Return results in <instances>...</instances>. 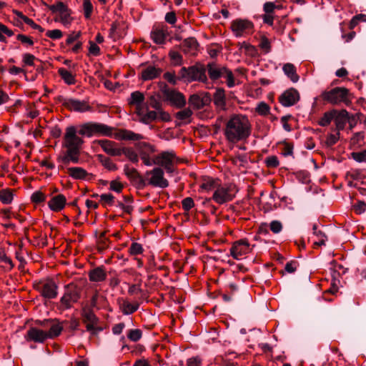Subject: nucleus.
Returning a JSON list of instances; mask_svg holds the SVG:
<instances>
[{"mask_svg": "<svg viewBox=\"0 0 366 366\" xmlns=\"http://www.w3.org/2000/svg\"><path fill=\"white\" fill-rule=\"evenodd\" d=\"M360 114H355L350 115L348 113V120H347V123L349 124V129L352 130L357 125V122L360 119Z\"/></svg>", "mask_w": 366, "mask_h": 366, "instance_id": "obj_56", "label": "nucleus"}, {"mask_svg": "<svg viewBox=\"0 0 366 366\" xmlns=\"http://www.w3.org/2000/svg\"><path fill=\"white\" fill-rule=\"evenodd\" d=\"M79 297V293L76 287H67L60 302L66 309H69L73 303L78 301Z\"/></svg>", "mask_w": 366, "mask_h": 366, "instance_id": "obj_16", "label": "nucleus"}, {"mask_svg": "<svg viewBox=\"0 0 366 366\" xmlns=\"http://www.w3.org/2000/svg\"><path fill=\"white\" fill-rule=\"evenodd\" d=\"M365 134L363 132H360L355 133L350 139V142L353 145H361L364 140Z\"/></svg>", "mask_w": 366, "mask_h": 366, "instance_id": "obj_59", "label": "nucleus"}, {"mask_svg": "<svg viewBox=\"0 0 366 366\" xmlns=\"http://www.w3.org/2000/svg\"><path fill=\"white\" fill-rule=\"evenodd\" d=\"M26 341L43 343L48 339L46 331H44L37 327H30L24 336Z\"/></svg>", "mask_w": 366, "mask_h": 366, "instance_id": "obj_18", "label": "nucleus"}, {"mask_svg": "<svg viewBox=\"0 0 366 366\" xmlns=\"http://www.w3.org/2000/svg\"><path fill=\"white\" fill-rule=\"evenodd\" d=\"M299 99V92L294 88L285 91L279 97L280 104L286 107L295 104Z\"/></svg>", "mask_w": 366, "mask_h": 366, "instance_id": "obj_15", "label": "nucleus"}, {"mask_svg": "<svg viewBox=\"0 0 366 366\" xmlns=\"http://www.w3.org/2000/svg\"><path fill=\"white\" fill-rule=\"evenodd\" d=\"M218 187V184L217 183V181L212 178V177H207L204 179V182L201 185V188L204 190L210 191L212 189H214Z\"/></svg>", "mask_w": 366, "mask_h": 366, "instance_id": "obj_39", "label": "nucleus"}, {"mask_svg": "<svg viewBox=\"0 0 366 366\" xmlns=\"http://www.w3.org/2000/svg\"><path fill=\"white\" fill-rule=\"evenodd\" d=\"M67 170L69 177L74 179H85L88 175V172L82 167H69Z\"/></svg>", "mask_w": 366, "mask_h": 366, "instance_id": "obj_28", "label": "nucleus"}, {"mask_svg": "<svg viewBox=\"0 0 366 366\" xmlns=\"http://www.w3.org/2000/svg\"><path fill=\"white\" fill-rule=\"evenodd\" d=\"M46 36H48L49 38H50L53 40H56V39H59L62 37L63 33L59 29H53V30L47 31L46 32Z\"/></svg>", "mask_w": 366, "mask_h": 366, "instance_id": "obj_60", "label": "nucleus"}, {"mask_svg": "<svg viewBox=\"0 0 366 366\" xmlns=\"http://www.w3.org/2000/svg\"><path fill=\"white\" fill-rule=\"evenodd\" d=\"M122 149V154H124L131 162L136 163L139 161L138 155L134 150L131 148Z\"/></svg>", "mask_w": 366, "mask_h": 366, "instance_id": "obj_48", "label": "nucleus"}, {"mask_svg": "<svg viewBox=\"0 0 366 366\" xmlns=\"http://www.w3.org/2000/svg\"><path fill=\"white\" fill-rule=\"evenodd\" d=\"M136 147L139 152V155L141 153L152 154L154 152V147L144 142L137 143Z\"/></svg>", "mask_w": 366, "mask_h": 366, "instance_id": "obj_36", "label": "nucleus"}, {"mask_svg": "<svg viewBox=\"0 0 366 366\" xmlns=\"http://www.w3.org/2000/svg\"><path fill=\"white\" fill-rule=\"evenodd\" d=\"M340 139V132L337 131L335 134H330L326 139V144L331 147L337 143Z\"/></svg>", "mask_w": 366, "mask_h": 366, "instance_id": "obj_62", "label": "nucleus"}, {"mask_svg": "<svg viewBox=\"0 0 366 366\" xmlns=\"http://www.w3.org/2000/svg\"><path fill=\"white\" fill-rule=\"evenodd\" d=\"M236 192L237 190L235 187L233 185H218L212 195V199L216 203L222 204L225 202L232 200L235 196Z\"/></svg>", "mask_w": 366, "mask_h": 366, "instance_id": "obj_9", "label": "nucleus"}, {"mask_svg": "<svg viewBox=\"0 0 366 366\" xmlns=\"http://www.w3.org/2000/svg\"><path fill=\"white\" fill-rule=\"evenodd\" d=\"M256 112L260 115H267L269 112V107L265 102H262L257 106Z\"/></svg>", "mask_w": 366, "mask_h": 366, "instance_id": "obj_58", "label": "nucleus"}, {"mask_svg": "<svg viewBox=\"0 0 366 366\" xmlns=\"http://www.w3.org/2000/svg\"><path fill=\"white\" fill-rule=\"evenodd\" d=\"M89 278L91 282H103L107 278V272L104 267H98L89 271Z\"/></svg>", "mask_w": 366, "mask_h": 366, "instance_id": "obj_23", "label": "nucleus"}, {"mask_svg": "<svg viewBox=\"0 0 366 366\" xmlns=\"http://www.w3.org/2000/svg\"><path fill=\"white\" fill-rule=\"evenodd\" d=\"M269 229L273 233L278 234L282 229V224L280 221L273 220L269 224Z\"/></svg>", "mask_w": 366, "mask_h": 366, "instance_id": "obj_63", "label": "nucleus"}, {"mask_svg": "<svg viewBox=\"0 0 366 366\" xmlns=\"http://www.w3.org/2000/svg\"><path fill=\"white\" fill-rule=\"evenodd\" d=\"M252 125L247 116L234 114L227 121L224 129L226 139L231 143L246 140L251 134Z\"/></svg>", "mask_w": 366, "mask_h": 366, "instance_id": "obj_2", "label": "nucleus"}, {"mask_svg": "<svg viewBox=\"0 0 366 366\" xmlns=\"http://www.w3.org/2000/svg\"><path fill=\"white\" fill-rule=\"evenodd\" d=\"M0 262L5 264L4 267L6 270H11L14 267L12 260L6 255L4 249L2 248H0Z\"/></svg>", "mask_w": 366, "mask_h": 366, "instance_id": "obj_33", "label": "nucleus"}, {"mask_svg": "<svg viewBox=\"0 0 366 366\" xmlns=\"http://www.w3.org/2000/svg\"><path fill=\"white\" fill-rule=\"evenodd\" d=\"M313 234L317 237V240L315 241V244L322 246L325 245L327 241V237L324 232L317 229V225L314 224L312 226Z\"/></svg>", "mask_w": 366, "mask_h": 366, "instance_id": "obj_31", "label": "nucleus"}, {"mask_svg": "<svg viewBox=\"0 0 366 366\" xmlns=\"http://www.w3.org/2000/svg\"><path fill=\"white\" fill-rule=\"evenodd\" d=\"M83 318L84 321L86 322H98V318L90 310H84Z\"/></svg>", "mask_w": 366, "mask_h": 366, "instance_id": "obj_52", "label": "nucleus"}, {"mask_svg": "<svg viewBox=\"0 0 366 366\" xmlns=\"http://www.w3.org/2000/svg\"><path fill=\"white\" fill-rule=\"evenodd\" d=\"M117 139H122V140H132V141H138L144 139V136L134 133L132 131L127 130V129H122L119 131L117 137Z\"/></svg>", "mask_w": 366, "mask_h": 366, "instance_id": "obj_27", "label": "nucleus"}, {"mask_svg": "<svg viewBox=\"0 0 366 366\" xmlns=\"http://www.w3.org/2000/svg\"><path fill=\"white\" fill-rule=\"evenodd\" d=\"M354 210L357 214H363L366 211V203L363 201H358L354 206Z\"/></svg>", "mask_w": 366, "mask_h": 366, "instance_id": "obj_64", "label": "nucleus"}, {"mask_svg": "<svg viewBox=\"0 0 366 366\" xmlns=\"http://www.w3.org/2000/svg\"><path fill=\"white\" fill-rule=\"evenodd\" d=\"M241 49H243L245 54H247L249 56L253 57L257 54V49L254 46H252L249 44H247L246 42L242 43V44L241 46Z\"/></svg>", "mask_w": 366, "mask_h": 366, "instance_id": "obj_46", "label": "nucleus"}, {"mask_svg": "<svg viewBox=\"0 0 366 366\" xmlns=\"http://www.w3.org/2000/svg\"><path fill=\"white\" fill-rule=\"evenodd\" d=\"M97 143L103 151L110 156L118 157L122 154V147L115 142L108 139H100L98 140Z\"/></svg>", "mask_w": 366, "mask_h": 366, "instance_id": "obj_13", "label": "nucleus"}, {"mask_svg": "<svg viewBox=\"0 0 366 366\" xmlns=\"http://www.w3.org/2000/svg\"><path fill=\"white\" fill-rule=\"evenodd\" d=\"M336 113L335 111L326 112L323 117L320 119L319 124L322 127H326L330 124L334 118V114Z\"/></svg>", "mask_w": 366, "mask_h": 366, "instance_id": "obj_47", "label": "nucleus"}, {"mask_svg": "<svg viewBox=\"0 0 366 366\" xmlns=\"http://www.w3.org/2000/svg\"><path fill=\"white\" fill-rule=\"evenodd\" d=\"M66 199L63 194H58L53 197L49 202L48 206L53 212H59L62 210L66 204Z\"/></svg>", "mask_w": 366, "mask_h": 366, "instance_id": "obj_21", "label": "nucleus"}, {"mask_svg": "<svg viewBox=\"0 0 366 366\" xmlns=\"http://www.w3.org/2000/svg\"><path fill=\"white\" fill-rule=\"evenodd\" d=\"M334 122L337 131L344 129L347 120H348V112L345 109L341 110L336 116L334 115Z\"/></svg>", "mask_w": 366, "mask_h": 366, "instance_id": "obj_26", "label": "nucleus"}, {"mask_svg": "<svg viewBox=\"0 0 366 366\" xmlns=\"http://www.w3.org/2000/svg\"><path fill=\"white\" fill-rule=\"evenodd\" d=\"M164 95L167 101L177 107H182L186 104V100L182 94L174 89H165Z\"/></svg>", "mask_w": 366, "mask_h": 366, "instance_id": "obj_17", "label": "nucleus"}, {"mask_svg": "<svg viewBox=\"0 0 366 366\" xmlns=\"http://www.w3.org/2000/svg\"><path fill=\"white\" fill-rule=\"evenodd\" d=\"M321 96L324 101L333 105L342 103L348 106L351 104L350 91L345 87L333 88L330 91L322 92Z\"/></svg>", "mask_w": 366, "mask_h": 366, "instance_id": "obj_3", "label": "nucleus"}, {"mask_svg": "<svg viewBox=\"0 0 366 366\" xmlns=\"http://www.w3.org/2000/svg\"><path fill=\"white\" fill-rule=\"evenodd\" d=\"M113 128L102 123L86 122L80 126L78 131L79 134L87 137L92 136L112 137Z\"/></svg>", "mask_w": 366, "mask_h": 366, "instance_id": "obj_4", "label": "nucleus"}, {"mask_svg": "<svg viewBox=\"0 0 366 366\" xmlns=\"http://www.w3.org/2000/svg\"><path fill=\"white\" fill-rule=\"evenodd\" d=\"M162 72V69L154 65H148L142 70L141 78L144 81L152 80L159 76Z\"/></svg>", "mask_w": 366, "mask_h": 366, "instance_id": "obj_19", "label": "nucleus"}, {"mask_svg": "<svg viewBox=\"0 0 366 366\" xmlns=\"http://www.w3.org/2000/svg\"><path fill=\"white\" fill-rule=\"evenodd\" d=\"M147 184L154 187L164 189L169 186L168 180L164 177V170L161 167H154L145 172Z\"/></svg>", "mask_w": 366, "mask_h": 366, "instance_id": "obj_7", "label": "nucleus"}, {"mask_svg": "<svg viewBox=\"0 0 366 366\" xmlns=\"http://www.w3.org/2000/svg\"><path fill=\"white\" fill-rule=\"evenodd\" d=\"M158 119V113L156 111L147 110L145 115L143 119H140V122L143 124H148L152 122H154Z\"/></svg>", "mask_w": 366, "mask_h": 366, "instance_id": "obj_40", "label": "nucleus"}, {"mask_svg": "<svg viewBox=\"0 0 366 366\" xmlns=\"http://www.w3.org/2000/svg\"><path fill=\"white\" fill-rule=\"evenodd\" d=\"M4 34L7 35L8 36H11L14 34V32L6 26L0 24V41L1 42L6 41V37L4 36Z\"/></svg>", "mask_w": 366, "mask_h": 366, "instance_id": "obj_54", "label": "nucleus"}, {"mask_svg": "<svg viewBox=\"0 0 366 366\" xmlns=\"http://www.w3.org/2000/svg\"><path fill=\"white\" fill-rule=\"evenodd\" d=\"M169 56L174 66H180L183 64L182 56L178 51L171 50L169 52Z\"/></svg>", "mask_w": 366, "mask_h": 366, "instance_id": "obj_38", "label": "nucleus"}, {"mask_svg": "<svg viewBox=\"0 0 366 366\" xmlns=\"http://www.w3.org/2000/svg\"><path fill=\"white\" fill-rule=\"evenodd\" d=\"M42 297L46 299H54L58 295V285L52 280H46L38 287Z\"/></svg>", "mask_w": 366, "mask_h": 366, "instance_id": "obj_11", "label": "nucleus"}, {"mask_svg": "<svg viewBox=\"0 0 366 366\" xmlns=\"http://www.w3.org/2000/svg\"><path fill=\"white\" fill-rule=\"evenodd\" d=\"M192 114V112L189 109H184L178 112L176 114V117L177 119L183 122L184 123H189V119Z\"/></svg>", "mask_w": 366, "mask_h": 366, "instance_id": "obj_37", "label": "nucleus"}, {"mask_svg": "<svg viewBox=\"0 0 366 366\" xmlns=\"http://www.w3.org/2000/svg\"><path fill=\"white\" fill-rule=\"evenodd\" d=\"M63 330L62 326L59 323L53 324L49 331L46 332L48 339H52L59 336Z\"/></svg>", "mask_w": 366, "mask_h": 366, "instance_id": "obj_34", "label": "nucleus"}, {"mask_svg": "<svg viewBox=\"0 0 366 366\" xmlns=\"http://www.w3.org/2000/svg\"><path fill=\"white\" fill-rule=\"evenodd\" d=\"M177 162L178 158L173 151H164L154 157V164L164 167L169 174L174 172V164Z\"/></svg>", "mask_w": 366, "mask_h": 366, "instance_id": "obj_8", "label": "nucleus"}, {"mask_svg": "<svg viewBox=\"0 0 366 366\" xmlns=\"http://www.w3.org/2000/svg\"><path fill=\"white\" fill-rule=\"evenodd\" d=\"M119 308L124 315H128L134 313L139 309V304H132L129 301L119 299L118 300Z\"/></svg>", "mask_w": 366, "mask_h": 366, "instance_id": "obj_25", "label": "nucleus"}, {"mask_svg": "<svg viewBox=\"0 0 366 366\" xmlns=\"http://www.w3.org/2000/svg\"><path fill=\"white\" fill-rule=\"evenodd\" d=\"M189 103L196 109H199L202 107V100L197 94L192 95L189 99Z\"/></svg>", "mask_w": 366, "mask_h": 366, "instance_id": "obj_55", "label": "nucleus"}, {"mask_svg": "<svg viewBox=\"0 0 366 366\" xmlns=\"http://www.w3.org/2000/svg\"><path fill=\"white\" fill-rule=\"evenodd\" d=\"M58 73L66 84L72 85L75 84V76L71 71L64 68H59Z\"/></svg>", "mask_w": 366, "mask_h": 366, "instance_id": "obj_30", "label": "nucleus"}, {"mask_svg": "<svg viewBox=\"0 0 366 366\" xmlns=\"http://www.w3.org/2000/svg\"><path fill=\"white\" fill-rule=\"evenodd\" d=\"M250 246L246 239L234 242L230 248V254L235 259H240L243 255L250 252Z\"/></svg>", "mask_w": 366, "mask_h": 366, "instance_id": "obj_10", "label": "nucleus"}, {"mask_svg": "<svg viewBox=\"0 0 366 366\" xmlns=\"http://www.w3.org/2000/svg\"><path fill=\"white\" fill-rule=\"evenodd\" d=\"M31 199L34 203H41L46 200V195L40 191H36L31 194Z\"/></svg>", "mask_w": 366, "mask_h": 366, "instance_id": "obj_57", "label": "nucleus"}, {"mask_svg": "<svg viewBox=\"0 0 366 366\" xmlns=\"http://www.w3.org/2000/svg\"><path fill=\"white\" fill-rule=\"evenodd\" d=\"M169 35L167 27L162 26L159 29H156L151 33V37L154 43L157 44H163L165 42V39Z\"/></svg>", "mask_w": 366, "mask_h": 366, "instance_id": "obj_22", "label": "nucleus"}, {"mask_svg": "<svg viewBox=\"0 0 366 366\" xmlns=\"http://www.w3.org/2000/svg\"><path fill=\"white\" fill-rule=\"evenodd\" d=\"M144 100V94L140 92H134L131 94L130 98L128 100L129 104L135 105L136 107L142 104Z\"/></svg>", "mask_w": 366, "mask_h": 366, "instance_id": "obj_32", "label": "nucleus"}, {"mask_svg": "<svg viewBox=\"0 0 366 366\" xmlns=\"http://www.w3.org/2000/svg\"><path fill=\"white\" fill-rule=\"evenodd\" d=\"M99 159L102 165L110 171H114L117 169V165L112 162V160L108 157H104L102 155H99Z\"/></svg>", "mask_w": 366, "mask_h": 366, "instance_id": "obj_49", "label": "nucleus"}, {"mask_svg": "<svg viewBox=\"0 0 366 366\" xmlns=\"http://www.w3.org/2000/svg\"><path fill=\"white\" fill-rule=\"evenodd\" d=\"M144 249L141 244L137 242H132L129 249V253L132 256L140 254L143 252Z\"/></svg>", "mask_w": 366, "mask_h": 366, "instance_id": "obj_51", "label": "nucleus"}, {"mask_svg": "<svg viewBox=\"0 0 366 366\" xmlns=\"http://www.w3.org/2000/svg\"><path fill=\"white\" fill-rule=\"evenodd\" d=\"M207 68L209 76L212 80L214 81L221 77H224L227 79V85L229 87L231 88L234 86V78L231 70L215 63H209Z\"/></svg>", "mask_w": 366, "mask_h": 366, "instance_id": "obj_6", "label": "nucleus"}, {"mask_svg": "<svg viewBox=\"0 0 366 366\" xmlns=\"http://www.w3.org/2000/svg\"><path fill=\"white\" fill-rule=\"evenodd\" d=\"M149 105L155 110H159L162 108V102L159 97L152 95L149 99Z\"/></svg>", "mask_w": 366, "mask_h": 366, "instance_id": "obj_53", "label": "nucleus"}, {"mask_svg": "<svg viewBox=\"0 0 366 366\" xmlns=\"http://www.w3.org/2000/svg\"><path fill=\"white\" fill-rule=\"evenodd\" d=\"M253 23L247 19H237L231 24V29L236 36H241L253 29Z\"/></svg>", "mask_w": 366, "mask_h": 366, "instance_id": "obj_12", "label": "nucleus"}, {"mask_svg": "<svg viewBox=\"0 0 366 366\" xmlns=\"http://www.w3.org/2000/svg\"><path fill=\"white\" fill-rule=\"evenodd\" d=\"M99 201L104 207L112 206L114 204V197L110 193L99 195Z\"/></svg>", "mask_w": 366, "mask_h": 366, "instance_id": "obj_41", "label": "nucleus"}, {"mask_svg": "<svg viewBox=\"0 0 366 366\" xmlns=\"http://www.w3.org/2000/svg\"><path fill=\"white\" fill-rule=\"evenodd\" d=\"M68 6L61 1H56L55 4L48 6L49 9L53 14H60L64 11Z\"/></svg>", "mask_w": 366, "mask_h": 366, "instance_id": "obj_45", "label": "nucleus"}, {"mask_svg": "<svg viewBox=\"0 0 366 366\" xmlns=\"http://www.w3.org/2000/svg\"><path fill=\"white\" fill-rule=\"evenodd\" d=\"M199 44L194 38L186 39L181 44L182 51L188 55H196Z\"/></svg>", "mask_w": 366, "mask_h": 366, "instance_id": "obj_20", "label": "nucleus"}, {"mask_svg": "<svg viewBox=\"0 0 366 366\" xmlns=\"http://www.w3.org/2000/svg\"><path fill=\"white\" fill-rule=\"evenodd\" d=\"M282 70L292 82L296 83L299 81L300 77L297 74L296 68L294 64L287 63L283 66Z\"/></svg>", "mask_w": 366, "mask_h": 366, "instance_id": "obj_29", "label": "nucleus"}, {"mask_svg": "<svg viewBox=\"0 0 366 366\" xmlns=\"http://www.w3.org/2000/svg\"><path fill=\"white\" fill-rule=\"evenodd\" d=\"M142 337V332L139 329L130 330L127 334V337L132 342L139 341Z\"/></svg>", "mask_w": 366, "mask_h": 366, "instance_id": "obj_50", "label": "nucleus"}, {"mask_svg": "<svg viewBox=\"0 0 366 366\" xmlns=\"http://www.w3.org/2000/svg\"><path fill=\"white\" fill-rule=\"evenodd\" d=\"M187 366H202V359L199 356H194L187 360Z\"/></svg>", "mask_w": 366, "mask_h": 366, "instance_id": "obj_61", "label": "nucleus"}, {"mask_svg": "<svg viewBox=\"0 0 366 366\" xmlns=\"http://www.w3.org/2000/svg\"><path fill=\"white\" fill-rule=\"evenodd\" d=\"M83 144L84 140L77 135L75 127H68L66 129L62 143L65 151H63L57 157V162L60 164L59 169H64L70 163L78 164L79 162Z\"/></svg>", "mask_w": 366, "mask_h": 366, "instance_id": "obj_1", "label": "nucleus"}, {"mask_svg": "<svg viewBox=\"0 0 366 366\" xmlns=\"http://www.w3.org/2000/svg\"><path fill=\"white\" fill-rule=\"evenodd\" d=\"M213 102L217 109L220 111H224L226 109V102H225V94L222 89H218L216 90Z\"/></svg>", "mask_w": 366, "mask_h": 366, "instance_id": "obj_24", "label": "nucleus"}, {"mask_svg": "<svg viewBox=\"0 0 366 366\" xmlns=\"http://www.w3.org/2000/svg\"><path fill=\"white\" fill-rule=\"evenodd\" d=\"M83 11L86 19H90L93 12V5L91 0H83Z\"/></svg>", "mask_w": 366, "mask_h": 366, "instance_id": "obj_44", "label": "nucleus"}, {"mask_svg": "<svg viewBox=\"0 0 366 366\" xmlns=\"http://www.w3.org/2000/svg\"><path fill=\"white\" fill-rule=\"evenodd\" d=\"M71 10L67 7L64 11L61 12L59 14V21L64 26L69 25L73 19L71 16Z\"/></svg>", "mask_w": 366, "mask_h": 366, "instance_id": "obj_35", "label": "nucleus"}, {"mask_svg": "<svg viewBox=\"0 0 366 366\" xmlns=\"http://www.w3.org/2000/svg\"><path fill=\"white\" fill-rule=\"evenodd\" d=\"M63 105L70 110L78 112H84L91 110V107L86 101L78 100L71 98H66L63 101Z\"/></svg>", "mask_w": 366, "mask_h": 366, "instance_id": "obj_14", "label": "nucleus"}, {"mask_svg": "<svg viewBox=\"0 0 366 366\" xmlns=\"http://www.w3.org/2000/svg\"><path fill=\"white\" fill-rule=\"evenodd\" d=\"M132 181L138 189H143L146 185H148L145 174L142 177L139 173H136V177Z\"/></svg>", "mask_w": 366, "mask_h": 366, "instance_id": "obj_42", "label": "nucleus"}, {"mask_svg": "<svg viewBox=\"0 0 366 366\" xmlns=\"http://www.w3.org/2000/svg\"><path fill=\"white\" fill-rule=\"evenodd\" d=\"M13 200V193L9 189H3L0 191V201L3 204H9Z\"/></svg>", "mask_w": 366, "mask_h": 366, "instance_id": "obj_43", "label": "nucleus"}, {"mask_svg": "<svg viewBox=\"0 0 366 366\" xmlns=\"http://www.w3.org/2000/svg\"><path fill=\"white\" fill-rule=\"evenodd\" d=\"M182 79L187 81H199L206 82V68L202 64H197L188 68L182 67L179 71Z\"/></svg>", "mask_w": 366, "mask_h": 366, "instance_id": "obj_5", "label": "nucleus"}]
</instances>
